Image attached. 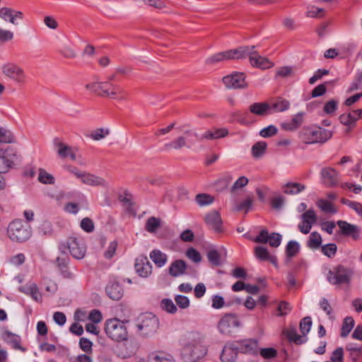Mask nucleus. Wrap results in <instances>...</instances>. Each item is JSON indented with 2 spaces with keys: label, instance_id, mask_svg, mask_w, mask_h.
I'll use <instances>...</instances> for the list:
<instances>
[{
  "label": "nucleus",
  "instance_id": "nucleus-1",
  "mask_svg": "<svg viewBox=\"0 0 362 362\" xmlns=\"http://www.w3.org/2000/svg\"><path fill=\"white\" fill-rule=\"evenodd\" d=\"M158 318L151 313L140 315L136 320L137 333L142 337H150L154 335L159 328Z\"/></svg>",
  "mask_w": 362,
  "mask_h": 362
},
{
  "label": "nucleus",
  "instance_id": "nucleus-2",
  "mask_svg": "<svg viewBox=\"0 0 362 362\" xmlns=\"http://www.w3.org/2000/svg\"><path fill=\"white\" fill-rule=\"evenodd\" d=\"M207 349L202 344V337L192 335V341L187 344L182 349V356L187 362H196L203 358Z\"/></svg>",
  "mask_w": 362,
  "mask_h": 362
},
{
  "label": "nucleus",
  "instance_id": "nucleus-3",
  "mask_svg": "<svg viewBox=\"0 0 362 362\" xmlns=\"http://www.w3.org/2000/svg\"><path fill=\"white\" fill-rule=\"evenodd\" d=\"M332 136V132L320 127H304L300 132V139L305 144L325 143Z\"/></svg>",
  "mask_w": 362,
  "mask_h": 362
},
{
  "label": "nucleus",
  "instance_id": "nucleus-4",
  "mask_svg": "<svg viewBox=\"0 0 362 362\" xmlns=\"http://www.w3.org/2000/svg\"><path fill=\"white\" fill-rule=\"evenodd\" d=\"M354 274L353 268L343 264H338L329 270L327 274L328 281L336 286H349Z\"/></svg>",
  "mask_w": 362,
  "mask_h": 362
},
{
  "label": "nucleus",
  "instance_id": "nucleus-5",
  "mask_svg": "<svg viewBox=\"0 0 362 362\" xmlns=\"http://www.w3.org/2000/svg\"><path fill=\"white\" fill-rule=\"evenodd\" d=\"M104 329L108 337L114 341H123L128 339V332L125 322L117 318L107 320Z\"/></svg>",
  "mask_w": 362,
  "mask_h": 362
},
{
  "label": "nucleus",
  "instance_id": "nucleus-6",
  "mask_svg": "<svg viewBox=\"0 0 362 362\" xmlns=\"http://www.w3.org/2000/svg\"><path fill=\"white\" fill-rule=\"evenodd\" d=\"M7 233L11 240L21 243L31 237L32 230L30 226L22 220H15L9 224Z\"/></svg>",
  "mask_w": 362,
  "mask_h": 362
},
{
  "label": "nucleus",
  "instance_id": "nucleus-7",
  "mask_svg": "<svg viewBox=\"0 0 362 362\" xmlns=\"http://www.w3.org/2000/svg\"><path fill=\"white\" fill-rule=\"evenodd\" d=\"M86 88L91 93L102 97L115 98L117 95L122 93V89L117 85H114L110 81L93 82L86 85Z\"/></svg>",
  "mask_w": 362,
  "mask_h": 362
},
{
  "label": "nucleus",
  "instance_id": "nucleus-8",
  "mask_svg": "<svg viewBox=\"0 0 362 362\" xmlns=\"http://www.w3.org/2000/svg\"><path fill=\"white\" fill-rule=\"evenodd\" d=\"M189 127V124H185L181 126L177 127L176 129L179 132H182L183 134L178 136L173 140L170 141V142H168L164 144L163 146V150L165 151H180L183 148H191L192 145V142L189 138L192 136H188L187 134H185L184 131L187 130L188 129H186Z\"/></svg>",
  "mask_w": 362,
  "mask_h": 362
},
{
  "label": "nucleus",
  "instance_id": "nucleus-9",
  "mask_svg": "<svg viewBox=\"0 0 362 362\" xmlns=\"http://www.w3.org/2000/svg\"><path fill=\"white\" fill-rule=\"evenodd\" d=\"M241 327V322L234 313H226L220 319L217 328L219 332L224 335L230 336L234 329Z\"/></svg>",
  "mask_w": 362,
  "mask_h": 362
},
{
  "label": "nucleus",
  "instance_id": "nucleus-10",
  "mask_svg": "<svg viewBox=\"0 0 362 362\" xmlns=\"http://www.w3.org/2000/svg\"><path fill=\"white\" fill-rule=\"evenodd\" d=\"M59 249L63 252H65V250L68 249L72 257L78 259L83 258L86 252L83 240L74 237H70L65 243H62Z\"/></svg>",
  "mask_w": 362,
  "mask_h": 362
},
{
  "label": "nucleus",
  "instance_id": "nucleus-11",
  "mask_svg": "<svg viewBox=\"0 0 362 362\" xmlns=\"http://www.w3.org/2000/svg\"><path fill=\"white\" fill-rule=\"evenodd\" d=\"M2 74L14 82L22 84L25 81L26 75L22 67L13 62H7L1 66Z\"/></svg>",
  "mask_w": 362,
  "mask_h": 362
},
{
  "label": "nucleus",
  "instance_id": "nucleus-12",
  "mask_svg": "<svg viewBox=\"0 0 362 362\" xmlns=\"http://www.w3.org/2000/svg\"><path fill=\"white\" fill-rule=\"evenodd\" d=\"M184 132L189 136H194L196 140L199 141L218 139L225 137L228 134V130L226 128L209 129L201 136H199L194 129H187L184 131Z\"/></svg>",
  "mask_w": 362,
  "mask_h": 362
},
{
  "label": "nucleus",
  "instance_id": "nucleus-13",
  "mask_svg": "<svg viewBox=\"0 0 362 362\" xmlns=\"http://www.w3.org/2000/svg\"><path fill=\"white\" fill-rule=\"evenodd\" d=\"M222 81L227 88L238 89L247 87V83L245 81V74L243 72H234L224 76Z\"/></svg>",
  "mask_w": 362,
  "mask_h": 362
},
{
  "label": "nucleus",
  "instance_id": "nucleus-14",
  "mask_svg": "<svg viewBox=\"0 0 362 362\" xmlns=\"http://www.w3.org/2000/svg\"><path fill=\"white\" fill-rule=\"evenodd\" d=\"M282 236L278 233H272L269 234L268 230H262L259 234L255 238L254 241L258 243H269L273 247H277L280 245Z\"/></svg>",
  "mask_w": 362,
  "mask_h": 362
},
{
  "label": "nucleus",
  "instance_id": "nucleus-15",
  "mask_svg": "<svg viewBox=\"0 0 362 362\" xmlns=\"http://www.w3.org/2000/svg\"><path fill=\"white\" fill-rule=\"evenodd\" d=\"M339 228V234L344 236H350L354 240H358L360 238V228L354 224H351L346 221H338L337 222Z\"/></svg>",
  "mask_w": 362,
  "mask_h": 362
},
{
  "label": "nucleus",
  "instance_id": "nucleus-16",
  "mask_svg": "<svg viewBox=\"0 0 362 362\" xmlns=\"http://www.w3.org/2000/svg\"><path fill=\"white\" fill-rule=\"evenodd\" d=\"M206 225L216 233L223 232V222L220 214L217 211H211L204 218Z\"/></svg>",
  "mask_w": 362,
  "mask_h": 362
},
{
  "label": "nucleus",
  "instance_id": "nucleus-17",
  "mask_svg": "<svg viewBox=\"0 0 362 362\" xmlns=\"http://www.w3.org/2000/svg\"><path fill=\"white\" fill-rule=\"evenodd\" d=\"M237 350L243 354L255 355L258 353L259 347L257 341L247 339L237 341Z\"/></svg>",
  "mask_w": 362,
  "mask_h": 362
},
{
  "label": "nucleus",
  "instance_id": "nucleus-18",
  "mask_svg": "<svg viewBox=\"0 0 362 362\" xmlns=\"http://www.w3.org/2000/svg\"><path fill=\"white\" fill-rule=\"evenodd\" d=\"M136 272L141 277H147L152 272V266L146 257H139L134 264Z\"/></svg>",
  "mask_w": 362,
  "mask_h": 362
},
{
  "label": "nucleus",
  "instance_id": "nucleus-19",
  "mask_svg": "<svg viewBox=\"0 0 362 362\" xmlns=\"http://www.w3.org/2000/svg\"><path fill=\"white\" fill-rule=\"evenodd\" d=\"M249 60L252 66L260 69H269L274 66V64L267 58L262 57L254 49L251 51Z\"/></svg>",
  "mask_w": 362,
  "mask_h": 362
},
{
  "label": "nucleus",
  "instance_id": "nucleus-20",
  "mask_svg": "<svg viewBox=\"0 0 362 362\" xmlns=\"http://www.w3.org/2000/svg\"><path fill=\"white\" fill-rule=\"evenodd\" d=\"M0 18L6 22L17 25L16 19H23V14L21 11L14 10L11 8L2 7L0 8Z\"/></svg>",
  "mask_w": 362,
  "mask_h": 362
},
{
  "label": "nucleus",
  "instance_id": "nucleus-21",
  "mask_svg": "<svg viewBox=\"0 0 362 362\" xmlns=\"http://www.w3.org/2000/svg\"><path fill=\"white\" fill-rule=\"evenodd\" d=\"M323 183L328 187L337 185L338 173L332 168H325L321 171Z\"/></svg>",
  "mask_w": 362,
  "mask_h": 362
},
{
  "label": "nucleus",
  "instance_id": "nucleus-22",
  "mask_svg": "<svg viewBox=\"0 0 362 362\" xmlns=\"http://www.w3.org/2000/svg\"><path fill=\"white\" fill-rule=\"evenodd\" d=\"M255 48V46H243L236 49H229L230 59H241L250 57L251 51Z\"/></svg>",
  "mask_w": 362,
  "mask_h": 362
},
{
  "label": "nucleus",
  "instance_id": "nucleus-23",
  "mask_svg": "<svg viewBox=\"0 0 362 362\" xmlns=\"http://www.w3.org/2000/svg\"><path fill=\"white\" fill-rule=\"evenodd\" d=\"M361 118H362V109L342 114L339 117L341 122L346 126L354 125L355 122Z\"/></svg>",
  "mask_w": 362,
  "mask_h": 362
},
{
  "label": "nucleus",
  "instance_id": "nucleus-24",
  "mask_svg": "<svg viewBox=\"0 0 362 362\" xmlns=\"http://www.w3.org/2000/svg\"><path fill=\"white\" fill-rule=\"evenodd\" d=\"M187 265L185 261L177 259L173 262L168 269L169 274L173 277H177L185 274Z\"/></svg>",
  "mask_w": 362,
  "mask_h": 362
},
{
  "label": "nucleus",
  "instance_id": "nucleus-25",
  "mask_svg": "<svg viewBox=\"0 0 362 362\" xmlns=\"http://www.w3.org/2000/svg\"><path fill=\"white\" fill-rule=\"evenodd\" d=\"M255 254L257 258L262 261H269L273 265L277 266V258L271 255L267 249L263 246H257L255 249Z\"/></svg>",
  "mask_w": 362,
  "mask_h": 362
},
{
  "label": "nucleus",
  "instance_id": "nucleus-26",
  "mask_svg": "<svg viewBox=\"0 0 362 362\" xmlns=\"http://www.w3.org/2000/svg\"><path fill=\"white\" fill-rule=\"evenodd\" d=\"M105 291L107 296L115 300H119L123 296V288L117 282L111 283L107 285Z\"/></svg>",
  "mask_w": 362,
  "mask_h": 362
},
{
  "label": "nucleus",
  "instance_id": "nucleus-27",
  "mask_svg": "<svg viewBox=\"0 0 362 362\" xmlns=\"http://www.w3.org/2000/svg\"><path fill=\"white\" fill-rule=\"evenodd\" d=\"M4 339L6 343L11 344L14 349L20 350L23 352L26 351V349L21 345V338L19 336L9 331H6L4 333Z\"/></svg>",
  "mask_w": 362,
  "mask_h": 362
},
{
  "label": "nucleus",
  "instance_id": "nucleus-28",
  "mask_svg": "<svg viewBox=\"0 0 362 362\" xmlns=\"http://www.w3.org/2000/svg\"><path fill=\"white\" fill-rule=\"evenodd\" d=\"M303 121V113L299 112L293 116L290 122H283L281 128L286 131H293L298 129Z\"/></svg>",
  "mask_w": 362,
  "mask_h": 362
},
{
  "label": "nucleus",
  "instance_id": "nucleus-29",
  "mask_svg": "<svg viewBox=\"0 0 362 362\" xmlns=\"http://www.w3.org/2000/svg\"><path fill=\"white\" fill-rule=\"evenodd\" d=\"M270 105L266 103H255L250 105L249 110L257 116H264L269 114Z\"/></svg>",
  "mask_w": 362,
  "mask_h": 362
},
{
  "label": "nucleus",
  "instance_id": "nucleus-30",
  "mask_svg": "<svg viewBox=\"0 0 362 362\" xmlns=\"http://www.w3.org/2000/svg\"><path fill=\"white\" fill-rule=\"evenodd\" d=\"M81 182L86 185L91 186H104L105 185V180L100 177L95 176L93 174L84 173L81 179Z\"/></svg>",
  "mask_w": 362,
  "mask_h": 362
},
{
  "label": "nucleus",
  "instance_id": "nucleus-31",
  "mask_svg": "<svg viewBox=\"0 0 362 362\" xmlns=\"http://www.w3.org/2000/svg\"><path fill=\"white\" fill-rule=\"evenodd\" d=\"M237 347L225 346L221 355L223 362H235L238 356Z\"/></svg>",
  "mask_w": 362,
  "mask_h": 362
},
{
  "label": "nucleus",
  "instance_id": "nucleus-32",
  "mask_svg": "<svg viewBox=\"0 0 362 362\" xmlns=\"http://www.w3.org/2000/svg\"><path fill=\"white\" fill-rule=\"evenodd\" d=\"M150 258L158 267H163L168 261V255L159 250H153L151 251Z\"/></svg>",
  "mask_w": 362,
  "mask_h": 362
},
{
  "label": "nucleus",
  "instance_id": "nucleus-33",
  "mask_svg": "<svg viewBox=\"0 0 362 362\" xmlns=\"http://www.w3.org/2000/svg\"><path fill=\"white\" fill-rule=\"evenodd\" d=\"M148 362H175L171 355L162 352L151 353L148 358Z\"/></svg>",
  "mask_w": 362,
  "mask_h": 362
},
{
  "label": "nucleus",
  "instance_id": "nucleus-34",
  "mask_svg": "<svg viewBox=\"0 0 362 362\" xmlns=\"http://www.w3.org/2000/svg\"><path fill=\"white\" fill-rule=\"evenodd\" d=\"M300 251V245L296 240H290L286 247V262H288L292 257L297 255Z\"/></svg>",
  "mask_w": 362,
  "mask_h": 362
},
{
  "label": "nucleus",
  "instance_id": "nucleus-35",
  "mask_svg": "<svg viewBox=\"0 0 362 362\" xmlns=\"http://www.w3.org/2000/svg\"><path fill=\"white\" fill-rule=\"evenodd\" d=\"M305 186L300 183L297 182H288L284 187V192L286 194H296L303 191Z\"/></svg>",
  "mask_w": 362,
  "mask_h": 362
},
{
  "label": "nucleus",
  "instance_id": "nucleus-36",
  "mask_svg": "<svg viewBox=\"0 0 362 362\" xmlns=\"http://www.w3.org/2000/svg\"><path fill=\"white\" fill-rule=\"evenodd\" d=\"M346 350L349 351V357L353 361H356L362 354V346L353 343L347 344Z\"/></svg>",
  "mask_w": 362,
  "mask_h": 362
},
{
  "label": "nucleus",
  "instance_id": "nucleus-37",
  "mask_svg": "<svg viewBox=\"0 0 362 362\" xmlns=\"http://www.w3.org/2000/svg\"><path fill=\"white\" fill-rule=\"evenodd\" d=\"M321 244L322 237L320 234L315 231L311 233L307 242V246L312 250H317Z\"/></svg>",
  "mask_w": 362,
  "mask_h": 362
},
{
  "label": "nucleus",
  "instance_id": "nucleus-38",
  "mask_svg": "<svg viewBox=\"0 0 362 362\" xmlns=\"http://www.w3.org/2000/svg\"><path fill=\"white\" fill-rule=\"evenodd\" d=\"M13 141V137L12 133L9 130L2 127H0V155L4 151L1 145L3 144H10L12 143Z\"/></svg>",
  "mask_w": 362,
  "mask_h": 362
},
{
  "label": "nucleus",
  "instance_id": "nucleus-39",
  "mask_svg": "<svg viewBox=\"0 0 362 362\" xmlns=\"http://www.w3.org/2000/svg\"><path fill=\"white\" fill-rule=\"evenodd\" d=\"M227 60H230L228 50L214 54L206 59V63L209 64H214Z\"/></svg>",
  "mask_w": 362,
  "mask_h": 362
},
{
  "label": "nucleus",
  "instance_id": "nucleus-40",
  "mask_svg": "<svg viewBox=\"0 0 362 362\" xmlns=\"http://www.w3.org/2000/svg\"><path fill=\"white\" fill-rule=\"evenodd\" d=\"M354 325L355 322L352 317H346L341 326V337H346L354 328Z\"/></svg>",
  "mask_w": 362,
  "mask_h": 362
},
{
  "label": "nucleus",
  "instance_id": "nucleus-41",
  "mask_svg": "<svg viewBox=\"0 0 362 362\" xmlns=\"http://www.w3.org/2000/svg\"><path fill=\"white\" fill-rule=\"evenodd\" d=\"M317 206L325 213H329V214H336L337 210L334 207V205L325 199H320L317 202Z\"/></svg>",
  "mask_w": 362,
  "mask_h": 362
},
{
  "label": "nucleus",
  "instance_id": "nucleus-42",
  "mask_svg": "<svg viewBox=\"0 0 362 362\" xmlns=\"http://www.w3.org/2000/svg\"><path fill=\"white\" fill-rule=\"evenodd\" d=\"M267 144L264 141H259L255 144L252 147V154L255 158L262 157L266 151Z\"/></svg>",
  "mask_w": 362,
  "mask_h": 362
},
{
  "label": "nucleus",
  "instance_id": "nucleus-43",
  "mask_svg": "<svg viewBox=\"0 0 362 362\" xmlns=\"http://www.w3.org/2000/svg\"><path fill=\"white\" fill-rule=\"evenodd\" d=\"M195 201L199 206H204L212 204L214 201V198L210 194L202 193L198 194L195 197Z\"/></svg>",
  "mask_w": 362,
  "mask_h": 362
},
{
  "label": "nucleus",
  "instance_id": "nucleus-44",
  "mask_svg": "<svg viewBox=\"0 0 362 362\" xmlns=\"http://www.w3.org/2000/svg\"><path fill=\"white\" fill-rule=\"evenodd\" d=\"M286 337L289 341L296 343V344H302L306 341V339L297 333L296 329L292 328L287 331Z\"/></svg>",
  "mask_w": 362,
  "mask_h": 362
},
{
  "label": "nucleus",
  "instance_id": "nucleus-45",
  "mask_svg": "<svg viewBox=\"0 0 362 362\" xmlns=\"http://www.w3.org/2000/svg\"><path fill=\"white\" fill-rule=\"evenodd\" d=\"M272 108H274L276 112H283L288 110L290 107V103L282 98H279L276 100L272 104Z\"/></svg>",
  "mask_w": 362,
  "mask_h": 362
},
{
  "label": "nucleus",
  "instance_id": "nucleus-46",
  "mask_svg": "<svg viewBox=\"0 0 362 362\" xmlns=\"http://www.w3.org/2000/svg\"><path fill=\"white\" fill-rule=\"evenodd\" d=\"M110 129L107 128H99L93 131L90 135V137L94 141H99L105 138L110 134Z\"/></svg>",
  "mask_w": 362,
  "mask_h": 362
},
{
  "label": "nucleus",
  "instance_id": "nucleus-47",
  "mask_svg": "<svg viewBox=\"0 0 362 362\" xmlns=\"http://www.w3.org/2000/svg\"><path fill=\"white\" fill-rule=\"evenodd\" d=\"M160 307L162 308L163 310L172 314L175 313L177 310V306L170 298L163 299L160 303Z\"/></svg>",
  "mask_w": 362,
  "mask_h": 362
},
{
  "label": "nucleus",
  "instance_id": "nucleus-48",
  "mask_svg": "<svg viewBox=\"0 0 362 362\" xmlns=\"http://www.w3.org/2000/svg\"><path fill=\"white\" fill-rule=\"evenodd\" d=\"M321 251L325 256L332 258L337 253V247L334 243H328L322 246Z\"/></svg>",
  "mask_w": 362,
  "mask_h": 362
},
{
  "label": "nucleus",
  "instance_id": "nucleus-49",
  "mask_svg": "<svg viewBox=\"0 0 362 362\" xmlns=\"http://www.w3.org/2000/svg\"><path fill=\"white\" fill-rule=\"evenodd\" d=\"M38 180L43 184H53L54 182V177L42 168L39 170Z\"/></svg>",
  "mask_w": 362,
  "mask_h": 362
},
{
  "label": "nucleus",
  "instance_id": "nucleus-50",
  "mask_svg": "<svg viewBox=\"0 0 362 362\" xmlns=\"http://www.w3.org/2000/svg\"><path fill=\"white\" fill-rule=\"evenodd\" d=\"M160 226V220L154 216L150 217L145 226L146 230L149 233H154Z\"/></svg>",
  "mask_w": 362,
  "mask_h": 362
},
{
  "label": "nucleus",
  "instance_id": "nucleus-51",
  "mask_svg": "<svg viewBox=\"0 0 362 362\" xmlns=\"http://www.w3.org/2000/svg\"><path fill=\"white\" fill-rule=\"evenodd\" d=\"M13 162L6 156H0V173L6 174L13 167Z\"/></svg>",
  "mask_w": 362,
  "mask_h": 362
},
{
  "label": "nucleus",
  "instance_id": "nucleus-52",
  "mask_svg": "<svg viewBox=\"0 0 362 362\" xmlns=\"http://www.w3.org/2000/svg\"><path fill=\"white\" fill-rule=\"evenodd\" d=\"M28 291H25V293L31 296L33 300L37 302L42 300V296L39 292V289L35 284H32L28 287Z\"/></svg>",
  "mask_w": 362,
  "mask_h": 362
},
{
  "label": "nucleus",
  "instance_id": "nucleus-53",
  "mask_svg": "<svg viewBox=\"0 0 362 362\" xmlns=\"http://www.w3.org/2000/svg\"><path fill=\"white\" fill-rule=\"evenodd\" d=\"M312 327V320L310 317H305L300 322V329L305 337L310 332Z\"/></svg>",
  "mask_w": 362,
  "mask_h": 362
},
{
  "label": "nucleus",
  "instance_id": "nucleus-54",
  "mask_svg": "<svg viewBox=\"0 0 362 362\" xmlns=\"http://www.w3.org/2000/svg\"><path fill=\"white\" fill-rule=\"evenodd\" d=\"M324 9L314 6H308L306 16L310 18H321L324 16Z\"/></svg>",
  "mask_w": 362,
  "mask_h": 362
},
{
  "label": "nucleus",
  "instance_id": "nucleus-55",
  "mask_svg": "<svg viewBox=\"0 0 362 362\" xmlns=\"http://www.w3.org/2000/svg\"><path fill=\"white\" fill-rule=\"evenodd\" d=\"M81 228L87 233H91L94 230V223L93 221L88 218H83L81 221Z\"/></svg>",
  "mask_w": 362,
  "mask_h": 362
},
{
  "label": "nucleus",
  "instance_id": "nucleus-56",
  "mask_svg": "<svg viewBox=\"0 0 362 362\" xmlns=\"http://www.w3.org/2000/svg\"><path fill=\"white\" fill-rule=\"evenodd\" d=\"M175 301L181 309H186L189 306V300L187 296L177 295L175 298Z\"/></svg>",
  "mask_w": 362,
  "mask_h": 362
},
{
  "label": "nucleus",
  "instance_id": "nucleus-57",
  "mask_svg": "<svg viewBox=\"0 0 362 362\" xmlns=\"http://www.w3.org/2000/svg\"><path fill=\"white\" fill-rule=\"evenodd\" d=\"M278 132V129L274 125H269L262 129L259 134L261 136L267 138L275 135Z\"/></svg>",
  "mask_w": 362,
  "mask_h": 362
},
{
  "label": "nucleus",
  "instance_id": "nucleus-58",
  "mask_svg": "<svg viewBox=\"0 0 362 362\" xmlns=\"http://www.w3.org/2000/svg\"><path fill=\"white\" fill-rule=\"evenodd\" d=\"M362 86V73L356 75L354 81L351 83L348 88V92L351 93L359 89Z\"/></svg>",
  "mask_w": 362,
  "mask_h": 362
},
{
  "label": "nucleus",
  "instance_id": "nucleus-59",
  "mask_svg": "<svg viewBox=\"0 0 362 362\" xmlns=\"http://www.w3.org/2000/svg\"><path fill=\"white\" fill-rule=\"evenodd\" d=\"M211 307L214 309H221L225 306L223 298L219 295H214L211 298Z\"/></svg>",
  "mask_w": 362,
  "mask_h": 362
},
{
  "label": "nucleus",
  "instance_id": "nucleus-60",
  "mask_svg": "<svg viewBox=\"0 0 362 362\" xmlns=\"http://www.w3.org/2000/svg\"><path fill=\"white\" fill-rule=\"evenodd\" d=\"M338 103L335 100H330L325 104L324 112L330 115L335 112L337 109Z\"/></svg>",
  "mask_w": 362,
  "mask_h": 362
},
{
  "label": "nucleus",
  "instance_id": "nucleus-61",
  "mask_svg": "<svg viewBox=\"0 0 362 362\" xmlns=\"http://www.w3.org/2000/svg\"><path fill=\"white\" fill-rule=\"evenodd\" d=\"M186 255L189 259H190L191 260L196 263L200 262L202 260V257L199 252L192 247L187 250Z\"/></svg>",
  "mask_w": 362,
  "mask_h": 362
},
{
  "label": "nucleus",
  "instance_id": "nucleus-62",
  "mask_svg": "<svg viewBox=\"0 0 362 362\" xmlns=\"http://www.w3.org/2000/svg\"><path fill=\"white\" fill-rule=\"evenodd\" d=\"M332 362H343L344 361V350L341 347L337 348L331 356Z\"/></svg>",
  "mask_w": 362,
  "mask_h": 362
},
{
  "label": "nucleus",
  "instance_id": "nucleus-63",
  "mask_svg": "<svg viewBox=\"0 0 362 362\" xmlns=\"http://www.w3.org/2000/svg\"><path fill=\"white\" fill-rule=\"evenodd\" d=\"M60 53L67 59H74L76 57V52L70 46L66 45L62 48Z\"/></svg>",
  "mask_w": 362,
  "mask_h": 362
},
{
  "label": "nucleus",
  "instance_id": "nucleus-64",
  "mask_svg": "<svg viewBox=\"0 0 362 362\" xmlns=\"http://www.w3.org/2000/svg\"><path fill=\"white\" fill-rule=\"evenodd\" d=\"M291 310L290 305L284 301L281 302L277 307L276 315L278 316H284L287 315Z\"/></svg>",
  "mask_w": 362,
  "mask_h": 362
}]
</instances>
